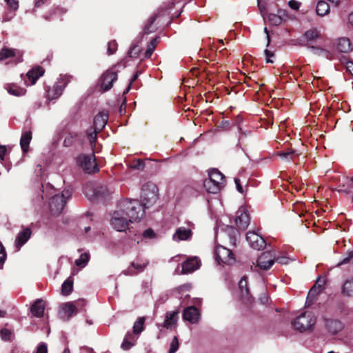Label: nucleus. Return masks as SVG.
I'll use <instances>...</instances> for the list:
<instances>
[{"label":"nucleus","instance_id":"nucleus-35","mask_svg":"<svg viewBox=\"0 0 353 353\" xmlns=\"http://www.w3.org/2000/svg\"><path fill=\"white\" fill-rule=\"evenodd\" d=\"M320 37V32L316 28L311 29L306 31L303 37L307 42H313L318 39Z\"/></svg>","mask_w":353,"mask_h":353},{"label":"nucleus","instance_id":"nucleus-37","mask_svg":"<svg viewBox=\"0 0 353 353\" xmlns=\"http://www.w3.org/2000/svg\"><path fill=\"white\" fill-rule=\"evenodd\" d=\"M73 288V282L70 279L65 280L61 286V293L63 295H68Z\"/></svg>","mask_w":353,"mask_h":353},{"label":"nucleus","instance_id":"nucleus-64","mask_svg":"<svg viewBox=\"0 0 353 353\" xmlns=\"http://www.w3.org/2000/svg\"><path fill=\"white\" fill-rule=\"evenodd\" d=\"M346 68L350 72V74L353 75V63L347 62L346 64Z\"/></svg>","mask_w":353,"mask_h":353},{"label":"nucleus","instance_id":"nucleus-20","mask_svg":"<svg viewBox=\"0 0 353 353\" xmlns=\"http://www.w3.org/2000/svg\"><path fill=\"white\" fill-rule=\"evenodd\" d=\"M335 45L336 49L343 53H347L352 50L350 41L346 37L337 39Z\"/></svg>","mask_w":353,"mask_h":353},{"label":"nucleus","instance_id":"nucleus-52","mask_svg":"<svg viewBox=\"0 0 353 353\" xmlns=\"http://www.w3.org/2000/svg\"><path fill=\"white\" fill-rule=\"evenodd\" d=\"M290 258L285 256H276L275 255V261L281 265H286L290 262Z\"/></svg>","mask_w":353,"mask_h":353},{"label":"nucleus","instance_id":"nucleus-28","mask_svg":"<svg viewBox=\"0 0 353 353\" xmlns=\"http://www.w3.org/2000/svg\"><path fill=\"white\" fill-rule=\"evenodd\" d=\"M310 48L313 50L314 54L316 56L324 57L327 59H332L333 58V52L330 50L313 46H310Z\"/></svg>","mask_w":353,"mask_h":353},{"label":"nucleus","instance_id":"nucleus-46","mask_svg":"<svg viewBox=\"0 0 353 353\" xmlns=\"http://www.w3.org/2000/svg\"><path fill=\"white\" fill-rule=\"evenodd\" d=\"M264 0H257L258 2V7L259 8V10L261 12V14L264 19L265 21H266V6L265 4L263 3Z\"/></svg>","mask_w":353,"mask_h":353},{"label":"nucleus","instance_id":"nucleus-42","mask_svg":"<svg viewBox=\"0 0 353 353\" xmlns=\"http://www.w3.org/2000/svg\"><path fill=\"white\" fill-rule=\"evenodd\" d=\"M99 132L98 130L94 128H90L88 131V137L90 141V145L92 146L97 140V133Z\"/></svg>","mask_w":353,"mask_h":353},{"label":"nucleus","instance_id":"nucleus-48","mask_svg":"<svg viewBox=\"0 0 353 353\" xmlns=\"http://www.w3.org/2000/svg\"><path fill=\"white\" fill-rule=\"evenodd\" d=\"M117 49V43L115 41H111L108 45V52L109 54H112Z\"/></svg>","mask_w":353,"mask_h":353},{"label":"nucleus","instance_id":"nucleus-36","mask_svg":"<svg viewBox=\"0 0 353 353\" xmlns=\"http://www.w3.org/2000/svg\"><path fill=\"white\" fill-rule=\"evenodd\" d=\"M145 318L144 316L139 317L134 323L133 334L139 335L144 330V323Z\"/></svg>","mask_w":353,"mask_h":353},{"label":"nucleus","instance_id":"nucleus-23","mask_svg":"<svg viewBox=\"0 0 353 353\" xmlns=\"http://www.w3.org/2000/svg\"><path fill=\"white\" fill-rule=\"evenodd\" d=\"M203 187L208 193L217 194L222 189L223 185L218 184L215 181L205 179L203 181Z\"/></svg>","mask_w":353,"mask_h":353},{"label":"nucleus","instance_id":"nucleus-45","mask_svg":"<svg viewBox=\"0 0 353 353\" xmlns=\"http://www.w3.org/2000/svg\"><path fill=\"white\" fill-rule=\"evenodd\" d=\"M179 341L176 336H174L172 339L171 343H170V347L169 350V353H175L178 348H179Z\"/></svg>","mask_w":353,"mask_h":353},{"label":"nucleus","instance_id":"nucleus-47","mask_svg":"<svg viewBox=\"0 0 353 353\" xmlns=\"http://www.w3.org/2000/svg\"><path fill=\"white\" fill-rule=\"evenodd\" d=\"M6 259V253L4 247L0 242V269L2 268L3 265Z\"/></svg>","mask_w":353,"mask_h":353},{"label":"nucleus","instance_id":"nucleus-26","mask_svg":"<svg viewBox=\"0 0 353 353\" xmlns=\"http://www.w3.org/2000/svg\"><path fill=\"white\" fill-rule=\"evenodd\" d=\"M205 179L215 181L216 183L222 184L224 186V176L217 169L210 170L208 172V178Z\"/></svg>","mask_w":353,"mask_h":353},{"label":"nucleus","instance_id":"nucleus-17","mask_svg":"<svg viewBox=\"0 0 353 353\" xmlns=\"http://www.w3.org/2000/svg\"><path fill=\"white\" fill-rule=\"evenodd\" d=\"M201 261L198 257L194 256L186 260L182 265V272L183 274L191 273L199 269Z\"/></svg>","mask_w":353,"mask_h":353},{"label":"nucleus","instance_id":"nucleus-58","mask_svg":"<svg viewBox=\"0 0 353 353\" xmlns=\"http://www.w3.org/2000/svg\"><path fill=\"white\" fill-rule=\"evenodd\" d=\"M6 152H7L6 147L5 145H0V161L1 163L4 160Z\"/></svg>","mask_w":353,"mask_h":353},{"label":"nucleus","instance_id":"nucleus-8","mask_svg":"<svg viewBox=\"0 0 353 353\" xmlns=\"http://www.w3.org/2000/svg\"><path fill=\"white\" fill-rule=\"evenodd\" d=\"M275 262V254L274 252L268 251L263 252L258 258L256 267L263 270H268Z\"/></svg>","mask_w":353,"mask_h":353},{"label":"nucleus","instance_id":"nucleus-40","mask_svg":"<svg viewBox=\"0 0 353 353\" xmlns=\"http://www.w3.org/2000/svg\"><path fill=\"white\" fill-rule=\"evenodd\" d=\"M157 41H158V38H154V39H152L151 41L150 42V43L148 45L147 50L145 53V57L146 58H150L151 57V55L152 54V53L156 48Z\"/></svg>","mask_w":353,"mask_h":353},{"label":"nucleus","instance_id":"nucleus-57","mask_svg":"<svg viewBox=\"0 0 353 353\" xmlns=\"http://www.w3.org/2000/svg\"><path fill=\"white\" fill-rule=\"evenodd\" d=\"M143 235L145 238L152 239L154 237L155 234L152 229H148L143 232Z\"/></svg>","mask_w":353,"mask_h":353},{"label":"nucleus","instance_id":"nucleus-11","mask_svg":"<svg viewBox=\"0 0 353 353\" xmlns=\"http://www.w3.org/2000/svg\"><path fill=\"white\" fill-rule=\"evenodd\" d=\"M117 73L108 70L105 71L101 77L100 86L103 91L109 90L112 87L113 82L117 79Z\"/></svg>","mask_w":353,"mask_h":353},{"label":"nucleus","instance_id":"nucleus-62","mask_svg":"<svg viewBox=\"0 0 353 353\" xmlns=\"http://www.w3.org/2000/svg\"><path fill=\"white\" fill-rule=\"evenodd\" d=\"M265 54L266 56V60L268 63H272L273 61L270 59L272 57L274 56V53L270 52L268 50H265Z\"/></svg>","mask_w":353,"mask_h":353},{"label":"nucleus","instance_id":"nucleus-27","mask_svg":"<svg viewBox=\"0 0 353 353\" xmlns=\"http://www.w3.org/2000/svg\"><path fill=\"white\" fill-rule=\"evenodd\" d=\"M147 262H132L131 266L125 271V274L132 275L138 272H142L147 265Z\"/></svg>","mask_w":353,"mask_h":353},{"label":"nucleus","instance_id":"nucleus-22","mask_svg":"<svg viewBox=\"0 0 353 353\" xmlns=\"http://www.w3.org/2000/svg\"><path fill=\"white\" fill-rule=\"evenodd\" d=\"M43 73L44 70L41 67L33 68L32 70H30L26 74L27 78L30 81L29 85H34L36 83L37 80L40 77H41L43 74Z\"/></svg>","mask_w":353,"mask_h":353},{"label":"nucleus","instance_id":"nucleus-32","mask_svg":"<svg viewBox=\"0 0 353 353\" xmlns=\"http://www.w3.org/2000/svg\"><path fill=\"white\" fill-rule=\"evenodd\" d=\"M6 89L9 94L17 97L23 96L26 93L24 88H20L15 84H8L6 86Z\"/></svg>","mask_w":353,"mask_h":353},{"label":"nucleus","instance_id":"nucleus-9","mask_svg":"<svg viewBox=\"0 0 353 353\" xmlns=\"http://www.w3.org/2000/svg\"><path fill=\"white\" fill-rule=\"evenodd\" d=\"M23 52L17 49L3 48L0 50V61L12 58L15 63L22 61Z\"/></svg>","mask_w":353,"mask_h":353},{"label":"nucleus","instance_id":"nucleus-24","mask_svg":"<svg viewBox=\"0 0 353 353\" xmlns=\"http://www.w3.org/2000/svg\"><path fill=\"white\" fill-rule=\"evenodd\" d=\"M108 116L107 114L101 112L98 114L94 119V128L101 131L106 125Z\"/></svg>","mask_w":353,"mask_h":353},{"label":"nucleus","instance_id":"nucleus-55","mask_svg":"<svg viewBox=\"0 0 353 353\" xmlns=\"http://www.w3.org/2000/svg\"><path fill=\"white\" fill-rule=\"evenodd\" d=\"M156 20V17L155 16H152L150 18L149 21H148V23L149 24L146 25L145 27V32L147 33V34H149L150 32H152L153 30L150 29V26H152V24L154 23V21Z\"/></svg>","mask_w":353,"mask_h":353},{"label":"nucleus","instance_id":"nucleus-4","mask_svg":"<svg viewBox=\"0 0 353 353\" xmlns=\"http://www.w3.org/2000/svg\"><path fill=\"white\" fill-rule=\"evenodd\" d=\"M141 197L142 199V205L143 210L148 208L154 205L158 199L157 187L152 183H148L143 186L141 189Z\"/></svg>","mask_w":353,"mask_h":353},{"label":"nucleus","instance_id":"nucleus-19","mask_svg":"<svg viewBox=\"0 0 353 353\" xmlns=\"http://www.w3.org/2000/svg\"><path fill=\"white\" fill-rule=\"evenodd\" d=\"M285 16V11L279 10L277 14L270 13L266 14V21L273 26H279L282 23L283 17Z\"/></svg>","mask_w":353,"mask_h":353},{"label":"nucleus","instance_id":"nucleus-31","mask_svg":"<svg viewBox=\"0 0 353 353\" xmlns=\"http://www.w3.org/2000/svg\"><path fill=\"white\" fill-rule=\"evenodd\" d=\"M342 294L346 296H353V278L348 279L344 282Z\"/></svg>","mask_w":353,"mask_h":353},{"label":"nucleus","instance_id":"nucleus-16","mask_svg":"<svg viewBox=\"0 0 353 353\" xmlns=\"http://www.w3.org/2000/svg\"><path fill=\"white\" fill-rule=\"evenodd\" d=\"M192 236V232L190 228L185 227L178 228L172 235V240L176 242L181 241H189Z\"/></svg>","mask_w":353,"mask_h":353},{"label":"nucleus","instance_id":"nucleus-2","mask_svg":"<svg viewBox=\"0 0 353 353\" xmlns=\"http://www.w3.org/2000/svg\"><path fill=\"white\" fill-rule=\"evenodd\" d=\"M111 190L107 185L101 183H87L83 187V193L90 200L105 199Z\"/></svg>","mask_w":353,"mask_h":353},{"label":"nucleus","instance_id":"nucleus-54","mask_svg":"<svg viewBox=\"0 0 353 353\" xmlns=\"http://www.w3.org/2000/svg\"><path fill=\"white\" fill-rule=\"evenodd\" d=\"M35 353H48V347L46 343H39L37 347Z\"/></svg>","mask_w":353,"mask_h":353},{"label":"nucleus","instance_id":"nucleus-61","mask_svg":"<svg viewBox=\"0 0 353 353\" xmlns=\"http://www.w3.org/2000/svg\"><path fill=\"white\" fill-rule=\"evenodd\" d=\"M48 0H36L34 2V7L35 8H41L43 5L46 4L48 3Z\"/></svg>","mask_w":353,"mask_h":353},{"label":"nucleus","instance_id":"nucleus-14","mask_svg":"<svg viewBox=\"0 0 353 353\" xmlns=\"http://www.w3.org/2000/svg\"><path fill=\"white\" fill-rule=\"evenodd\" d=\"M200 312L194 306H189L183 310V317L185 321L192 324H196L199 321Z\"/></svg>","mask_w":353,"mask_h":353},{"label":"nucleus","instance_id":"nucleus-5","mask_svg":"<svg viewBox=\"0 0 353 353\" xmlns=\"http://www.w3.org/2000/svg\"><path fill=\"white\" fill-rule=\"evenodd\" d=\"M78 165L88 174L95 173L99 171L96 163L95 156L92 154H80L77 159Z\"/></svg>","mask_w":353,"mask_h":353},{"label":"nucleus","instance_id":"nucleus-25","mask_svg":"<svg viewBox=\"0 0 353 353\" xmlns=\"http://www.w3.org/2000/svg\"><path fill=\"white\" fill-rule=\"evenodd\" d=\"M61 82H58L55 84L52 90L48 91V98L49 99H54L58 98L63 92V88L65 86L67 82L63 83V85L60 84Z\"/></svg>","mask_w":353,"mask_h":353},{"label":"nucleus","instance_id":"nucleus-63","mask_svg":"<svg viewBox=\"0 0 353 353\" xmlns=\"http://www.w3.org/2000/svg\"><path fill=\"white\" fill-rule=\"evenodd\" d=\"M234 182H235V185H236L237 190L239 192L243 193V189L242 185L240 183V180L239 179H237V178H235L234 179Z\"/></svg>","mask_w":353,"mask_h":353},{"label":"nucleus","instance_id":"nucleus-1","mask_svg":"<svg viewBox=\"0 0 353 353\" xmlns=\"http://www.w3.org/2000/svg\"><path fill=\"white\" fill-rule=\"evenodd\" d=\"M145 210L137 199H124L121 201L111 216L110 224L119 232H125L129 229V225L134 221L143 217Z\"/></svg>","mask_w":353,"mask_h":353},{"label":"nucleus","instance_id":"nucleus-21","mask_svg":"<svg viewBox=\"0 0 353 353\" xmlns=\"http://www.w3.org/2000/svg\"><path fill=\"white\" fill-rule=\"evenodd\" d=\"M45 309V303L41 299H37L31 306L30 311L36 317H41Z\"/></svg>","mask_w":353,"mask_h":353},{"label":"nucleus","instance_id":"nucleus-13","mask_svg":"<svg viewBox=\"0 0 353 353\" xmlns=\"http://www.w3.org/2000/svg\"><path fill=\"white\" fill-rule=\"evenodd\" d=\"M235 223L240 230H245L249 223L250 218L245 208H240L236 213Z\"/></svg>","mask_w":353,"mask_h":353},{"label":"nucleus","instance_id":"nucleus-56","mask_svg":"<svg viewBox=\"0 0 353 353\" xmlns=\"http://www.w3.org/2000/svg\"><path fill=\"white\" fill-rule=\"evenodd\" d=\"M288 5L292 9L296 10L299 9L301 3L296 0H290Z\"/></svg>","mask_w":353,"mask_h":353},{"label":"nucleus","instance_id":"nucleus-29","mask_svg":"<svg viewBox=\"0 0 353 353\" xmlns=\"http://www.w3.org/2000/svg\"><path fill=\"white\" fill-rule=\"evenodd\" d=\"M32 139V133L30 131H26L22 133L20 145L23 152H26L28 150L29 144Z\"/></svg>","mask_w":353,"mask_h":353},{"label":"nucleus","instance_id":"nucleus-12","mask_svg":"<svg viewBox=\"0 0 353 353\" xmlns=\"http://www.w3.org/2000/svg\"><path fill=\"white\" fill-rule=\"evenodd\" d=\"M178 314L179 312L177 310L167 312L163 323L157 324L158 328L159 330L161 327H165L168 330L175 328L178 321Z\"/></svg>","mask_w":353,"mask_h":353},{"label":"nucleus","instance_id":"nucleus-10","mask_svg":"<svg viewBox=\"0 0 353 353\" xmlns=\"http://www.w3.org/2000/svg\"><path fill=\"white\" fill-rule=\"evenodd\" d=\"M246 240L253 249L257 250L263 249L266 245L263 238L254 232H248L246 235Z\"/></svg>","mask_w":353,"mask_h":353},{"label":"nucleus","instance_id":"nucleus-53","mask_svg":"<svg viewBox=\"0 0 353 353\" xmlns=\"http://www.w3.org/2000/svg\"><path fill=\"white\" fill-rule=\"evenodd\" d=\"M229 229L230 230V241L231 244H232L233 245H235V244H236V235L237 234V231L234 228H233L232 227H230Z\"/></svg>","mask_w":353,"mask_h":353},{"label":"nucleus","instance_id":"nucleus-15","mask_svg":"<svg viewBox=\"0 0 353 353\" xmlns=\"http://www.w3.org/2000/svg\"><path fill=\"white\" fill-rule=\"evenodd\" d=\"M77 313V308L72 303L62 304L59 311L60 318L63 321H68L69 319Z\"/></svg>","mask_w":353,"mask_h":353},{"label":"nucleus","instance_id":"nucleus-18","mask_svg":"<svg viewBox=\"0 0 353 353\" xmlns=\"http://www.w3.org/2000/svg\"><path fill=\"white\" fill-rule=\"evenodd\" d=\"M32 231L30 228H23L17 234L15 239V246L17 250L28 241L30 238Z\"/></svg>","mask_w":353,"mask_h":353},{"label":"nucleus","instance_id":"nucleus-41","mask_svg":"<svg viewBox=\"0 0 353 353\" xmlns=\"http://www.w3.org/2000/svg\"><path fill=\"white\" fill-rule=\"evenodd\" d=\"M279 155L287 161H291L294 160L295 157H298L299 154L294 150H289L286 152L279 153Z\"/></svg>","mask_w":353,"mask_h":353},{"label":"nucleus","instance_id":"nucleus-49","mask_svg":"<svg viewBox=\"0 0 353 353\" xmlns=\"http://www.w3.org/2000/svg\"><path fill=\"white\" fill-rule=\"evenodd\" d=\"M135 343H134L133 342H132L131 341H129V340H127V339H123V341L121 343V347L123 350H130L132 347H133Z\"/></svg>","mask_w":353,"mask_h":353},{"label":"nucleus","instance_id":"nucleus-34","mask_svg":"<svg viewBox=\"0 0 353 353\" xmlns=\"http://www.w3.org/2000/svg\"><path fill=\"white\" fill-rule=\"evenodd\" d=\"M239 286L241 291V298L249 299V290L248 288V282L245 276H243L239 281Z\"/></svg>","mask_w":353,"mask_h":353},{"label":"nucleus","instance_id":"nucleus-38","mask_svg":"<svg viewBox=\"0 0 353 353\" xmlns=\"http://www.w3.org/2000/svg\"><path fill=\"white\" fill-rule=\"evenodd\" d=\"M65 11L63 10V8H56L53 9L52 10H50L49 14H46L44 15V18L46 20H53L56 18L57 15H58L59 14H63V13H65Z\"/></svg>","mask_w":353,"mask_h":353},{"label":"nucleus","instance_id":"nucleus-30","mask_svg":"<svg viewBox=\"0 0 353 353\" xmlns=\"http://www.w3.org/2000/svg\"><path fill=\"white\" fill-rule=\"evenodd\" d=\"M316 12L320 17L327 15L330 12L328 3L324 1H319L316 4Z\"/></svg>","mask_w":353,"mask_h":353},{"label":"nucleus","instance_id":"nucleus-44","mask_svg":"<svg viewBox=\"0 0 353 353\" xmlns=\"http://www.w3.org/2000/svg\"><path fill=\"white\" fill-rule=\"evenodd\" d=\"M320 292V288L316 287L314 285L313 288L310 289V290L308 292L307 297V303L309 302V301L311 299V301H312L313 298L315 297L316 295L319 294Z\"/></svg>","mask_w":353,"mask_h":353},{"label":"nucleus","instance_id":"nucleus-7","mask_svg":"<svg viewBox=\"0 0 353 353\" xmlns=\"http://www.w3.org/2000/svg\"><path fill=\"white\" fill-rule=\"evenodd\" d=\"M214 255L219 263H223L224 264L231 265L235 262L234 255L232 250L224 246H216L214 250Z\"/></svg>","mask_w":353,"mask_h":353},{"label":"nucleus","instance_id":"nucleus-59","mask_svg":"<svg viewBox=\"0 0 353 353\" xmlns=\"http://www.w3.org/2000/svg\"><path fill=\"white\" fill-rule=\"evenodd\" d=\"M134 335L135 334H133V332H128L126 333V334L125 335L124 339H127V340L131 341L132 342L135 343V342L137 341V338L135 337Z\"/></svg>","mask_w":353,"mask_h":353},{"label":"nucleus","instance_id":"nucleus-39","mask_svg":"<svg viewBox=\"0 0 353 353\" xmlns=\"http://www.w3.org/2000/svg\"><path fill=\"white\" fill-rule=\"evenodd\" d=\"M89 259H90V254L86 252L83 253L81 254L80 257L75 261V264L77 266L83 268L87 265Z\"/></svg>","mask_w":353,"mask_h":353},{"label":"nucleus","instance_id":"nucleus-60","mask_svg":"<svg viewBox=\"0 0 353 353\" xmlns=\"http://www.w3.org/2000/svg\"><path fill=\"white\" fill-rule=\"evenodd\" d=\"M139 51V49L137 48V47L134 46L131 48L128 52V54L131 57H137L138 55V52Z\"/></svg>","mask_w":353,"mask_h":353},{"label":"nucleus","instance_id":"nucleus-51","mask_svg":"<svg viewBox=\"0 0 353 353\" xmlns=\"http://www.w3.org/2000/svg\"><path fill=\"white\" fill-rule=\"evenodd\" d=\"M9 8L16 11L19 8V1L17 0H5Z\"/></svg>","mask_w":353,"mask_h":353},{"label":"nucleus","instance_id":"nucleus-43","mask_svg":"<svg viewBox=\"0 0 353 353\" xmlns=\"http://www.w3.org/2000/svg\"><path fill=\"white\" fill-rule=\"evenodd\" d=\"M0 336L3 341H10L12 337V332L7 328H3L0 331Z\"/></svg>","mask_w":353,"mask_h":353},{"label":"nucleus","instance_id":"nucleus-33","mask_svg":"<svg viewBox=\"0 0 353 353\" xmlns=\"http://www.w3.org/2000/svg\"><path fill=\"white\" fill-rule=\"evenodd\" d=\"M340 191L350 194L353 192V176L352 178H346L343 183L340 185Z\"/></svg>","mask_w":353,"mask_h":353},{"label":"nucleus","instance_id":"nucleus-3","mask_svg":"<svg viewBox=\"0 0 353 353\" xmlns=\"http://www.w3.org/2000/svg\"><path fill=\"white\" fill-rule=\"evenodd\" d=\"M316 321V319L312 313L305 312L292 321V326L294 330L303 332L311 330Z\"/></svg>","mask_w":353,"mask_h":353},{"label":"nucleus","instance_id":"nucleus-6","mask_svg":"<svg viewBox=\"0 0 353 353\" xmlns=\"http://www.w3.org/2000/svg\"><path fill=\"white\" fill-rule=\"evenodd\" d=\"M71 194L70 190H64L61 195L56 194L50 199V207L53 214H59L62 212Z\"/></svg>","mask_w":353,"mask_h":353},{"label":"nucleus","instance_id":"nucleus-50","mask_svg":"<svg viewBox=\"0 0 353 353\" xmlns=\"http://www.w3.org/2000/svg\"><path fill=\"white\" fill-rule=\"evenodd\" d=\"M352 257H353V250L348 251L346 253V256L337 264V266H341V265L347 263Z\"/></svg>","mask_w":353,"mask_h":353}]
</instances>
